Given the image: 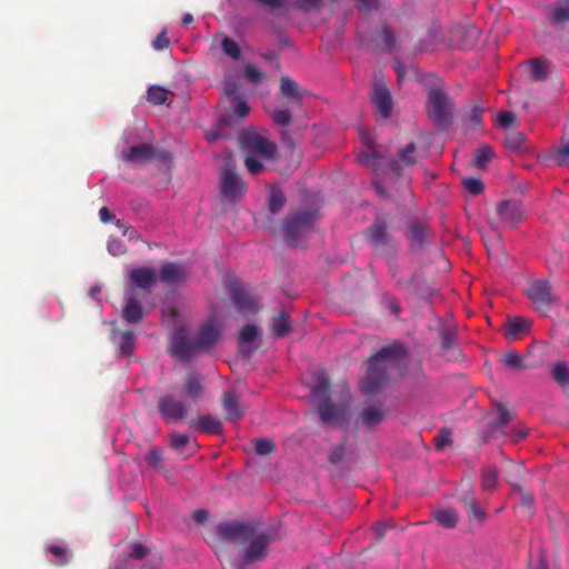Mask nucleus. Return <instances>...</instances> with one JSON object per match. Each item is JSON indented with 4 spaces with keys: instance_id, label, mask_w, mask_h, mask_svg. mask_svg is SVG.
Instances as JSON below:
<instances>
[{
    "instance_id": "1",
    "label": "nucleus",
    "mask_w": 569,
    "mask_h": 569,
    "mask_svg": "<svg viewBox=\"0 0 569 569\" xmlns=\"http://www.w3.org/2000/svg\"><path fill=\"white\" fill-rule=\"evenodd\" d=\"M217 535L222 542L244 547L237 569H244L249 563L266 559L269 545L278 539L274 530H262L256 523L242 521L219 523Z\"/></svg>"
},
{
    "instance_id": "2",
    "label": "nucleus",
    "mask_w": 569,
    "mask_h": 569,
    "mask_svg": "<svg viewBox=\"0 0 569 569\" xmlns=\"http://www.w3.org/2000/svg\"><path fill=\"white\" fill-rule=\"evenodd\" d=\"M407 349L398 341H393L378 350L368 360L367 373L361 381V390L366 395L380 392L389 383L391 373L402 375L406 365Z\"/></svg>"
},
{
    "instance_id": "3",
    "label": "nucleus",
    "mask_w": 569,
    "mask_h": 569,
    "mask_svg": "<svg viewBox=\"0 0 569 569\" xmlns=\"http://www.w3.org/2000/svg\"><path fill=\"white\" fill-rule=\"evenodd\" d=\"M318 219L315 209H302L290 212L283 221L284 240L292 248L300 247L309 233L313 231Z\"/></svg>"
},
{
    "instance_id": "4",
    "label": "nucleus",
    "mask_w": 569,
    "mask_h": 569,
    "mask_svg": "<svg viewBox=\"0 0 569 569\" xmlns=\"http://www.w3.org/2000/svg\"><path fill=\"white\" fill-rule=\"evenodd\" d=\"M427 112L439 128L446 129L452 123V103L442 88L433 87L429 90Z\"/></svg>"
},
{
    "instance_id": "5",
    "label": "nucleus",
    "mask_w": 569,
    "mask_h": 569,
    "mask_svg": "<svg viewBox=\"0 0 569 569\" xmlns=\"http://www.w3.org/2000/svg\"><path fill=\"white\" fill-rule=\"evenodd\" d=\"M219 187L223 198L231 202H236L241 199L247 191L246 182L237 173L236 168L231 162H227L224 164Z\"/></svg>"
},
{
    "instance_id": "6",
    "label": "nucleus",
    "mask_w": 569,
    "mask_h": 569,
    "mask_svg": "<svg viewBox=\"0 0 569 569\" xmlns=\"http://www.w3.org/2000/svg\"><path fill=\"white\" fill-rule=\"evenodd\" d=\"M526 210L517 199L501 200L496 206V227L513 228L525 219Z\"/></svg>"
},
{
    "instance_id": "7",
    "label": "nucleus",
    "mask_w": 569,
    "mask_h": 569,
    "mask_svg": "<svg viewBox=\"0 0 569 569\" xmlns=\"http://www.w3.org/2000/svg\"><path fill=\"white\" fill-rule=\"evenodd\" d=\"M526 295L533 303L536 310L546 313L556 301L550 283L547 280H535L527 284Z\"/></svg>"
},
{
    "instance_id": "8",
    "label": "nucleus",
    "mask_w": 569,
    "mask_h": 569,
    "mask_svg": "<svg viewBox=\"0 0 569 569\" xmlns=\"http://www.w3.org/2000/svg\"><path fill=\"white\" fill-rule=\"evenodd\" d=\"M240 142L242 151L248 154H258L264 159H272L277 153L276 143L257 132L243 134Z\"/></svg>"
},
{
    "instance_id": "9",
    "label": "nucleus",
    "mask_w": 569,
    "mask_h": 569,
    "mask_svg": "<svg viewBox=\"0 0 569 569\" xmlns=\"http://www.w3.org/2000/svg\"><path fill=\"white\" fill-rule=\"evenodd\" d=\"M227 288L239 313L249 316L258 311L259 305L257 299L238 280L228 281Z\"/></svg>"
},
{
    "instance_id": "10",
    "label": "nucleus",
    "mask_w": 569,
    "mask_h": 569,
    "mask_svg": "<svg viewBox=\"0 0 569 569\" xmlns=\"http://www.w3.org/2000/svg\"><path fill=\"white\" fill-rule=\"evenodd\" d=\"M158 410L167 423H177L189 415V405L172 395H164L158 400Z\"/></svg>"
},
{
    "instance_id": "11",
    "label": "nucleus",
    "mask_w": 569,
    "mask_h": 569,
    "mask_svg": "<svg viewBox=\"0 0 569 569\" xmlns=\"http://www.w3.org/2000/svg\"><path fill=\"white\" fill-rule=\"evenodd\" d=\"M371 100L381 118L388 119L391 116L393 109L391 92L385 82L379 80L377 77L373 82Z\"/></svg>"
},
{
    "instance_id": "12",
    "label": "nucleus",
    "mask_w": 569,
    "mask_h": 569,
    "mask_svg": "<svg viewBox=\"0 0 569 569\" xmlns=\"http://www.w3.org/2000/svg\"><path fill=\"white\" fill-rule=\"evenodd\" d=\"M199 351L196 339H188L183 333L172 340L171 355L182 361H189Z\"/></svg>"
},
{
    "instance_id": "13",
    "label": "nucleus",
    "mask_w": 569,
    "mask_h": 569,
    "mask_svg": "<svg viewBox=\"0 0 569 569\" xmlns=\"http://www.w3.org/2000/svg\"><path fill=\"white\" fill-rule=\"evenodd\" d=\"M366 238L370 241L371 246L379 250L390 244V237L387 232V223L381 218H377L373 223L367 229Z\"/></svg>"
},
{
    "instance_id": "14",
    "label": "nucleus",
    "mask_w": 569,
    "mask_h": 569,
    "mask_svg": "<svg viewBox=\"0 0 569 569\" xmlns=\"http://www.w3.org/2000/svg\"><path fill=\"white\" fill-rule=\"evenodd\" d=\"M531 327V320L521 317H510L507 319L503 327V335L506 339L516 341L527 335Z\"/></svg>"
},
{
    "instance_id": "15",
    "label": "nucleus",
    "mask_w": 569,
    "mask_h": 569,
    "mask_svg": "<svg viewBox=\"0 0 569 569\" xmlns=\"http://www.w3.org/2000/svg\"><path fill=\"white\" fill-rule=\"evenodd\" d=\"M133 291V288L126 290V305L122 309V318L128 323H138L143 318L142 306L134 297Z\"/></svg>"
},
{
    "instance_id": "16",
    "label": "nucleus",
    "mask_w": 569,
    "mask_h": 569,
    "mask_svg": "<svg viewBox=\"0 0 569 569\" xmlns=\"http://www.w3.org/2000/svg\"><path fill=\"white\" fill-rule=\"evenodd\" d=\"M160 280L167 286L177 287L186 279L184 268L176 262H166L160 269Z\"/></svg>"
},
{
    "instance_id": "17",
    "label": "nucleus",
    "mask_w": 569,
    "mask_h": 569,
    "mask_svg": "<svg viewBox=\"0 0 569 569\" xmlns=\"http://www.w3.org/2000/svg\"><path fill=\"white\" fill-rule=\"evenodd\" d=\"M121 157L130 163L147 162L154 158V148L149 143H141L123 150Z\"/></svg>"
},
{
    "instance_id": "18",
    "label": "nucleus",
    "mask_w": 569,
    "mask_h": 569,
    "mask_svg": "<svg viewBox=\"0 0 569 569\" xmlns=\"http://www.w3.org/2000/svg\"><path fill=\"white\" fill-rule=\"evenodd\" d=\"M188 425L191 429L208 435H221L223 430L221 420L211 415L199 416L197 420H190Z\"/></svg>"
},
{
    "instance_id": "19",
    "label": "nucleus",
    "mask_w": 569,
    "mask_h": 569,
    "mask_svg": "<svg viewBox=\"0 0 569 569\" xmlns=\"http://www.w3.org/2000/svg\"><path fill=\"white\" fill-rule=\"evenodd\" d=\"M130 279L137 288L147 290L157 283V273L153 268L139 267L130 271Z\"/></svg>"
},
{
    "instance_id": "20",
    "label": "nucleus",
    "mask_w": 569,
    "mask_h": 569,
    "mask_svg": "<svg viewBox=\"0 0 569 569\" xmlns=\"http://www.w3.org/2000/svg\"><path fill=\"white\" fill-rule=\"evenodd\" d=\"M222 408L228 421H238L244 416L238 397L231 391H224L222 395Z\"/></svg>"
},
{
    "instance_id": "21",
    "label": "nucleus",
    "mask_w": 569,
    "mask_h": 569,
    "mask_svg": "<svg viewBox=\"0 0 569 569\" xmlns=\"http://www.w3.org/2000/svg\"><path fill=\"white\" fill-rule=\"evenodd\" d=\"M219 337V329L212 322H209L198 331L194 339L199 350L203 351L213 347L217 343Z\"/></svg>"
},
{
    "instance_id": "22",
    "label": "nucleus",
    "mask_w": 569,
    "mask_h": 569,
    "mask_svg": "<svg viewBox=\"0 0 569 569\" xmlns=\"http://www.w3.org/2000/svg\"><path fill=\"white\" fill-rule=\"evenodd\" d=\"M388 410L382 406H367L362 409L359 421L367 428H372L383 421Z\"/></svg>"
},
{
    "instance_id": "23",
    "label": "nucleus",
    "mask_w": 569,
    "mask_h": 569,
    "mask_svg": "<svg viewBox=\"0 0 569 569\" xmlns=\"http://www.w3.org/2000/svg\"><path fill=\"white\" fill-rule=\"evenodd\" d=\"M508 482L511 485L512 492L516 493L521 502V506L525 508L526 516L528 518H531L535 512V497L531 491L522 487L518 481L515 479L509 478Z\"/></svg>"
},
{
    "instance_id": "24",
    "label": "nucleus",
    "mask_w": 569,
    "mask_h": 569,
    "mask_svg": "<svg viewBox=\"0 0 569 569\" xmlns=\"http://www.w3.org/2000/svg\"><path fill=\"white\" fill-rule=\"evenodd\" d=\"M432 518L446 529H452L457 526L459 516L453 508H440L431 512Z\"/></svg>"
},
{
    "instance_id": "25",
    "label": "nucleus",
    "mask_w": 569,
    "mask_h": 569,
    "mask_svg": "<svg viewBox=\"0 0 569 569\" xmlns=\"http://www.w3.org/2000/svg\"><path fill=\"white\" fill-rule=\"evenodd\" d=\"M549 66L550 62L540 58L529 60L528 72L531 80L536 82L546 80L550 74Z\"/></svg>"
},
{
    "instance_id": "26",
    "label": "nucleus",
    "mask_w": 569,
    "mask_h": 569,
    "mask_svg": "<svg viewBox=\"0 0 569 569\" xmlns=\"http://www.w3.org/2000/svg\"><path fill=\"white\" fill-rule=\"evenodd\" d=\"M182 393L192 399L193 401H198L203 393V386L199 377L194 373L188 375L181 388Z\"/></svg>"
},
{
    "instance_id": "27",
    "label": "nucleus",
    "mask_w": 569,
    "mask_h": 569,
    "mask_svg": "<svg viewBox=\"0 0 569 569\" xmlns=\"http://www.w3.org/2000/svg\"><path fill=\"white\" fill-rule=\"evenodd\" d=\"M501 362L506 368L512 371H522L532 368L531 365L527 363L525 357L518 353L516 350H509L501 356Z\"/></svg>"
},
{
    "instance_id": "28",
    "label": "nucleus",
    "mask_w": 569,
    "mask_h": 569,
    "mask_svg": "<svg viewBox=\"0 0 569 569\" xmlns=\"http://www.w3.org/2000/svg\"><path fill=\"white\" fill-rule=\"evenodd\" d=\"M280 93L289 99L292 102H300L302 94L300 86L292 79L288 77H282L280 82Z\"/></svg>"
},
{
    "instance_id": "29",
    "label": "nucleus",
    "mask_w": 569,
    "mask_h": 569,
    "mask_svg": "<svg viewBox=\"0 0 569 569\" xmlns=\"http://www.w3.org/2000/svg\"><path fill=\"white\" fill-rule=\"evenodd\" d=\"M505 146L512 152L527 151L526 137L521 131L510 130L505 139Z\"/></svg>"
},
{
    "instance_id": "30",
    "label": "nucleus",
    "mask_w": 569,
    "mask_h": 569,
    "mask_svg": "<svg viewBox=\"0 0 569 569\" xmlns=\"http://www.w3.org/2000/svg\"><path fill=\"white\" fill-rule=\"evenodd\" d=\"M271 331L274 337L281 338L288 335L291 331V320L290 317L280 312L271 320Z\"/></svg>"
},
{
    "instance_id": "31",
    "label": "nucleus",
    "mask_w": 569,
    "mask_h": 569,
    "mask_svg": "<svg viewBox=\"0 0 569 569\" xmlns=\"http://www.w3.org/2000/svg\"><path fill=\"white\" fill-rule=\"evenodd\" d=\"M312 395L319 400L330 399V379L325 372L317 375Z\"/></svg>"
},
{
    "instance_id": "32",
    "label": "nucleus",
    "mask_w": 569,
    "mask_h": 569,
    "mask_svg": "<svg viewBox=\"0 0 569 569\" xmlns=\"http://www.w3.org/2000/svg\"><path fill=\"white\" fill-rule=\"evenodd\" d=\"M114 339L122 356L132 353L136 342V335L132 331H122Z\"/></svg>"
},
{
    "instance_id": "33",
    "label": "nucleus",
    "mask_w": 569,
    "mask_h": 569,
    "mask_svg": "<svg viewBox=\"0 0 569 569\" xmlns=\"http://www.w3.org/2000/svg\"><path fill=\"white\" fill-rule=\"evenodd\" d=\"M320 419L323 422H332L338 419V408L330 401V399H322L318 406Z\"/></svg>"
},
{
    "instance_id": "34",
    "label": "nucleus",
    "mask_w": 569,
    "mask_h": 569,
    "mask_svg": "<svg viewBox=\"0 0 569 569\" xmlns=\"http://www.w3.org/2000/svg\"><path fill=\"white\" fill-rule=\"evenodd\" d=\"M287 198L283 191L277 187L271 188L269 193V210L271 213H278L286 204Z\"/></svg>"
},
{
    "instance_id": "35",
    "label": "nucleus",
    "mask_w": 569,
    "mask_h": 569,
    "mask_svg": "<svg viewBox=\"0 0 569 569\" xmlns=\"http://www.w3.org/2000/svg\"><path fill=\"white\" fill-rule=\"evenodd\" d=\"M47 551L57 558L56 565L58 566L68 565L72 557L66 545H50L47 547Z\"/></svg>"
},
{
    "instance_id": "36",
    "label": "nucleus",
    "mask_w": 569,
    "mask_h": 569,
    "mask_svg": "<svg viewBox=\"0 0 569 569\" xmlns=\"http://www.w3.org/2000/svg\"><path fill=\"white\" fill-rule=\"evenodd\" d=\"M249 106L244 100H236L232 113L223 116L221 123L229 124L232 120H241L249 113Z\"/></svg>"
},
{
    "instance_id": "37",
    "label": "nucleus",
    "mask_w": 569,
    "mask_h": 569,
    "mask_svg": "<svg viewBox=\"0 0 569 569\" xmlns=\"http://www.w3.org/2000/svg\"><path fill=\"white\" fill-rule=\"evenodd\" d=\"M499 472L496 467H488L482 471L481 488L485 491H491L498 483Z\"/></svg>"
},
{
    "instance_id": "38",
    "label": "nucleus",
    "mask_w": 569,
    "mask_h": 569,
    "mask_svg": "<svg viewBox=\"0 0 569 569\" xmlns=\"http://www.w3.org/2000/svg\"><path fill=\"white\" fill-rule=\"evenodd\" d=\"M493 157V149L490 146L485 144L475 151L473 164L478 168H483Z\"/></svg>"
},
{
    "instance_id": "39",
    "label": "nucleus",
    "mask_w": 569,
    "mask_h": 569,
    "mask_svg": "<svg viewBox=\"0 0 569 569\" xmlns=\"http://www.w3.org/2000/svg\"><path fill=\"white\" fill-rule=\"evenodd\" d=\"M169 91L159 86H151L148 89L147 100L153 106H160L167 102Z\"/></svg>"
},
{
    "instance_id": "40",
    "label": "nucleus",
    "mask_w": 569,
    "mask_h": 569,
    "mask_svg": "<svg viewBox=\"0 0 569 569\" xmlns=\"http://www.w3.org/2000/svg\"><path fill=\"white\" fill-rule=\"evenodd\" d=\"M551 375L552 378L562 387L569 386V368L565 361L555 363Z\"/></svg>"
},
{
    "instance_id": "41",
    "label": "nucleus",
    "mask_w": 569,
    "mask_h": 569,
    "mask_svg": "<svg viewBox=\"0 0 569 569\" xmlns=\"http://www.w3.org/2000/svg\"><path fill=\"white\" fill-rule=\"evenodd\" d=\"M463 503L467 508L468 517L470 519L482 521L487 517L486 512L479 507L478 502L473 498H463Z\"/></svg>"
},
{
    "instance_id": "42",
    "label": "nucleus",
    "mask_w": 569,
    "mask_h": 569,
    "mask_svg": "<svg viewBox=\"0 0 569 569\" xmlns=\"http://www.w3.org/2000/svg\"><path fill=\"white\" fill-rule=\"evenodd\" d=\"M498 417L490 423L493 430H499L506 426L512 418V413L508 410L505 405L499 403L497 406Z\"/></svg>"
},
{
    "instance_id": "43",
    "label": "nucleus",
    "mask_w": 569,
    "mask_h": 569,
    "mask_svg": "<svg viewBox=\"0 0 569 569\" xmlns=\"http://www.w3.org/2000/svg\"><path fill=\"white\" fill-rule=\"evenodd\" d=\"M422 280V276L419 272H415L409 282H402L400 280L397 281V284L401 288H411L412 291L418 296H426L428 293V290H423L420 287V282Z\"/></svg>"
},
{
    "instance_id": "44",
    "label": "nucleus",
    "mask_w": 569,
    "mask_h": 569,
    "mask_svg": "<svg viewBox=\"0 0 569 569\" xmlns=\"http://www.w3.org/2000/svg\"><path fill=\"white\" fill-rule=\"evenodd\" d=\"M417 147L413 142L408 143L399 153V161L405 166H412L417 162Z\"/></svg>"
},
{
    "instance_id": "45",
    "label": "nucleus",
    "mask_w": 569,
    "mask_h": 569,
    "mask_svg": "<svg viewBox=\"0 0 569 569\" xmlns=\"http://www.w3.org/2000/svg\"><path fill=\"white\" fill-rule=\"evenodd\" d=\"M440 343L443 350H453L456 348V330L445 328L439 332Z\"/></svg>"
},
{
    "instance_id": "46",
    "label": "nucleus",
    "mask_w": 569,
    "mask_h": 569,
    "mask_svg": "<svg viewBox=\"0 0 569 569\" xmlns=\"http://www.w3.org/2000/svg\"><path fill=\"white\" fill-rule=\"evenodd\" d=\"M243 74L246 79L252 84H257L266 78L264 73L260 71L253 63H247L244 66Z\"/></svg>"
},
{
    "instance_id": "47",
    "label": "nucleus",
    "mask_w": 569,
    "mask_h": 569,
    "mask_svg": "<svg viewBox=\"0 0 569 569\" xmlns=\"http://www.w3.org/2000/svg\"><path fill=\"white\" fill-rule=\"evenodd\" d=\"M222 51L230 58L238 60L240 58L241 51L238 43L231 38L226 37L221 41Z\"/></svg>"
},
{
    "instance_id": "48",
    "label": "nucleus",
    "mask_w": 569,
    "mask_h": 569,
    "mask_svg": "<svg viewBox=\"0 0 569 569\" xmlns=\"http://www.w3.org/2000/svg\"><path fill=\"white\" fill-rule=\"evenodd\" d=\"M190 443V437L186 433L174 432L170 436V446L173 450L178 452H183V450Z\"/></svg>"
},
{
    "instance_id": "49",
    "label": "nucleus",
    "mask_w": 569,
    "mask_h": 569,
    "mask_svg": "<svg viewBox=\"0 0 569 569\" xmlns=\"http://www.w3.org/2000/svg\"><path fill=\"white\" fill-rule=\"evenodd\" d=\"M551 21L553 23L569 22V2H565L555 8L551 14Z\"/></svg>"
},
{
    "instance_id": "50",
    "label": "nucleus",
    "mask_w": 569,
    "mask_h": 569,
    "mask_svg": "<svg viewBox=\"0 0 569 569\" xmlns=\"http://www.w3.org/2000/svg\"><path fill=\"white\" fill-rule=\"evenodd\" d=\"M556 162L561 166L569 167V137L561 140V143L557 150Z\"/></svg>"
},
{
    "instance_id": "51",
    "label": "nucleus",
    "mask_w": 569,
    "mask_h": 569,
    "mask_svg": "<svg viewBox=\"0 0 569 569\" xmlns=\"http://www.w3.org/2000/svg\"><path fill=\"white\" fill-rule=\"evenodd\" d=\"M380 37H381V39L378 42V46L381 49H385L387 51L392 50V48L395 46V36H393L391 29L387 26L382 27Z\"/></svg>"
},
{
    "instance_id": "52",
    "label": "nucleus",
    "mask_w": 569,
    "mask_h": 569,
    "mask_svg": "<svg viewBox=\"0 0 569 569\" xmlns=\"http://www.w3.org/2000/svg\"><path fill=\"white\" fill-rule=\"evenodd\" d=\"M258 335V328L252 323H247L240 331L239 340L241 343L252 342L257 339Z\"/></svg>"
},
{
    "instance_id": "53",
    "label": "nucleus",
    "mask_w": 569,
    "mask_h": 569,
    "mask_svg": "<svg viewBox=\"0 0 569 569\" xmlns=\"http://www.w3.org/2000/svg\"><path fill=\"white\" fill-rule=\"evenodd\" d=\"M254 443V451L259 456L271 453L276 446L274 443L267 438H257L253 440Z\"/></svg>"
},
{
    "instance_id": "54",
    "label": "nucleus",
    "mask_w": 569,
    "mask_h": 569,
    "mask_svg": "<svg viewBox=\"0 0 569 569\" xmlns=\"http://www.w3.org/2000/svg\"><path fill=\"white\" fill-rule=\"evenodd\" d=\"M380 160L381 159L378 157L376 150L372 147H370L369 152H362L359 156V161L367 167H371L373 170H378Z\"/></svg>"
},
{
    "instance_id": "55",
    "label": "nucleus",
    "mask_w": 569,
    "mask_h": 569,
    "mask_svg": "<svg viewBox=\"0 0 569 569\" xmlns=\"http://www.w3.org/2000/svg\"><path fill=\"white\" fill-rule=\"evenodd\" d=\"M244 166L249 173L256 176L259 174L263 170V164L260 160L256 158V156L246 153L244 156Z\"/></svg>"
},
{
    "instance_id": "56",
    "label": "nucleus",
    "mask_w": 569,
    "mask_h": 569,
    "mask_svg": "<svg viewBox=\"0 0 569 569\" xmlns=\"http://www.w3.org/2000/svg\"><path fill=\"white\" fill-rule=\"evenodd\" d=\"M271 119L279 126L287 127L291 122V113L284 109H277L270 113Z\"/></svg>"
},
{
    "instance_id": "57",
    "label": "nucleus",
    "mask_w": 569,
    "mask_h": 569,
    "mask_svg": "<svg viewBox=\"0 0 569 569\" xmlns=\"http://www.w3.org/2000/svg\"><path fill=\"white\" fill-rule=\"evenodd\" d=\"M452 433L449 429L442 428L439 433L435 437V446L437 449H443L446 446L451 445Z\"/></svg>"
},
{
    "instance_id": "58",
    "label": "nucleus",
    "mask_w": 569,
    "mask_h": 569,
    "mask_svg": "<svg viewBox=\"0 0 569 569\" xmlns=\"http://www.w3.org/2000/svg\"><path fill=\"white\" fill-rule=\"evenodd\" d=\"M465 189L472 196H477L483 191V183L480 179L477 178H468L463 180Z\"/></svg>"
},
{
    "instance_id": "59",
    "label": "nucleus",
    "mask_w": 569,
    "mask_h": 569,
    "mask_svg": "<svg viewBox=\"0 0 569 569\" xmlns=\"http://www.w3.org/2000/svg\"><path fill=\"white\" fill-rule=\"evenodd\" d=\"M147 463L152 468H161L162 466V451L160 448L151 449L144 457Z\"/></svg>"
},
{
    "instance_id": "60",
    "label": "nucleus",
    "mask_w": 569,
    "mask_h": 569,
    "mask_svg": "<svg viewBox=\"0 0 569 569\" xmlns=\"http://www.w3.org/2000/svg\"><path fill=\"white\" fill-rule=\"evenodd\" d=\"M517 120V117L513 112L510 111H500L497 116V123L501 128H509Z\"/></svg>"
},
{
    "instance_id": "61",
    "label": "nucleus",
    "mask_w": 569,
    "mask_h": 569,
    "mask_svg": "<svg viewBox=\"0 0 569 569\" xmlns=\"http://www.w3.org/2000/svg\"><path fill=\"white\" fill-rule=\"evenodd\" d=\"M108 251L112 256L118 257L123 254L127 251V249L126 246L119 239L111 237L108 240Z\"/></svg>"
},
{
    "instance_id": "62",
    "label": "nucleus",
    "mask_w": 569,
    "mask_h": 569,
    "mask_svg": "<svg viewBox=\"0 0 569 569\" xmlns=\"http://www.w3.org/2000/svg\"><path fill=\"white\" fill-rule=\"evenodd\" d=\"M346 456V446L343 443L336 446L331 449L329 455V461L332 465H338L345 459Z\"/></svg>"
},
{
    "instance_id": "63",
    "label": "nucleus",
    "mask_w": 569,
    "mask_h": 569,
    "mask_svg": "<svg viewBox=\"0 0 569 569\" xmlns=\"http://www.w3.org/2000/svg\"><path fill=\"white\" fill-rule=\"evenodd\" d=\"M116 224H117L118 229L121 231L123 237H127L130 240L138 239V233L132 226L127 224L126 222H123L121 220H117Z\"/></svg>"
},
{
    "instance_id": "64",
    "label": "nucleus",
    "mask_w": 569,
    "mask_h": 569,
    "mask_svg": "<svg viewBox=\"0 0 569 569\" xmlns=\"http://www.w3.org/2000/svg\"><path fill=\"white\" fill-rule=\"evenodd\" d=\"M360 12H371L378 8V0H355Z\"/></svg>"
}]
</instances>
